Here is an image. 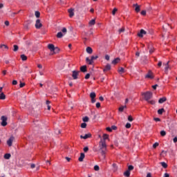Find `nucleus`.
Returning <instances> with one entry per match:
<instances>
[{
	"instance_id": "obj_49",
	"label": "nucleus",
	"mask_w": 177,
	"mask_h": 177,
	"mask_svg": "<svg viewBox=\"0 0 177 177\" xmlns=\"http://www.w3.org/2000/svg\"><path fill=\"white\" fill-rule=\"evenodd\" d=\"M133 168H134L133 165H129V171L130 172V171H132Z\"/></svg>"
},
{
	"instance_id": "obj_61",
	"label": "nucleus",
	"mask_w": 177,
	"mask_h": 177,
	"mask_svg": "<svg viewBox=\"0 0 177 177\" xmlns=\"http://www.w3.org/2000/svg\"><path fill=\"white\" fill-rule=\"evenodd\" d=\"M115 131L117 129V127H115V125H112V130Z\"/></svg>"
},
{
	"instance_id": "obj_14",
	"label": "nucleus",
	"mask_w": 177,
	"mask_h": 177,
	"mask_svg": "<svg viewBox=\"0 0 177 177\" xmlns=\"http://www.w3.org/2000/svg\"><path fill=\"white\" fill-rule=\"evenodd\" d=\"M121 61V59H120V57H116V59H114L113 61H112V64H118V63H120V62Z\"/></svg>"
},
{
	"instance_id": "obj_9",
	"label": "nucleus",
	"mask_w": 177,
	"mask_h": 177,
	"mask_svg": "<svg viewBox=\"0 0 177 177\" xmlns=\"http://www.w3.org/2000/svg\"><path fill=\"white\" fill-rule=\"evenodd\" d=\"M147 34V31H145V30H140V32L138 33V37H139L140 38H142V37H144V35H146Z\"/></svg>"
},
{
	"instance_id": "obj_64",
	"label": "nucleus",
	"mask_w": 177,
	"mask_h": 177,
	"mask_svg": "<svg viewBox=\"0 0 177 177\" xmlns=\"http://www.w3.org/2000/svg\"><path fill=\"white\" fill-rule=\"evenodd\" d=\"M4 24L7 26H9V21H6Z\"/></svg>"
},
{
	"instance_id": "obj_12",
	"label": "nucleus",
	"mask_w": 177,
	"mask_h": 177,
	"mask_svg": "<svg viewBox=\"0 0 177 177\" xmlns=\"http://www.w3.org/2000/svg\"><path fill=\"white\" fill-rule=\"evenodd\" d=\"M42 27V24H41V20L37 19L36 20V24H35V28L37 29L41 28Z\"/></svg>"
},
{
	"instance_id": "obj_59",
	"label": "nucleus",
	"mask_w": 177,
	"mask_h": 177,
	"mask_svg": "<svg viewBox=\"0 0 177 177\" xmlns=\"http://www.w3.org/2000/svg\"><path fill=\"white\" fill-rule=\"evenodd\" d=\"M12 85H17V80H13Z\"/></svg>"
},
{
	"instance_id": "obj_3",
	"label": "nucleus",
	"mask_w": 177,
	"mask_h": 177,
	"mask_svg": "<svg viewBox=\"0 0 177 177\" xmlns=\"http://www.w3.org/2000/svg\"><path fill=\"white\" fill-rule=\"evenodd\" d=\"M48 48L50 50L51 55H55L59 52V48L55 47V45L52 44H49Z\"/></svg>"
},
{
	"instance_id": "obj_39",
	"label": "nucleus",
	"mask_w": 177,
	"mask_h": 177,
	"mask_svg": "<svg viewBox=\"0 0 177 177\" xmlns=\"http://www.w3.org/2000/svg\"><path fill=\"white\" fill-rule=\"evenodd\" d=\"M35 15L37 19L39 18V16H41V13L39 11H35Z\"/></svg>"
},
{
	"instance_id": "obj_20",
	"label": "nucleus",
	"mask_w": 177,
	"mask_h": 177,
	"mask_svg": "<svg viewBox=\"0 0 177 177\" xmlns=\"http://www.w3.org/2000/svg\"><path fill=\"white\" fill-rule=\"evenodd\" d=\"M102 139L104 140V142H106V140L109 139V134L104 133Z\"/></svg>"
},
{
	"instance_id": "obj_58",
	"label": "nucleus",
	"mask_w": 177,
	"mask_h": 177,
	"mask_svg": "<svg viewBox=\"0 0 177 177\" xmlns=\"http://www.w3.org/2000/svg\"><path fill=\"white\" fill-rule=\"evenodd\" d=\"M96 107H97V109L100 108V102H97L96 103Z\"/></svg>"
},
{
	"instance_id": "obj_46",
	"label": "nucleus",
	"mask_w": 177,
	"mask_h": 177,
	"mask_svg": "<svg viewBox=\"0 0 177 177\" xmlns=\"http://www.w3.org/2000/svg\"><path fill=\"white\" fill-rule=\"evenodd\" d=\"M94 169L95 171H99V169H100V167H99V165H95L94 166Z\"/></svg>"
},
{
	"instance_id": "obj_28",
	"label": "nucleus",
	"mask_w": 177,
	"mask_h": 177,
	"mask_svg": "<svg viewBox=\"0 0 177 177\" xmlns=\"http://www.w3.org/2000/svg\"><path fill=\"white\" fill-rule=\"evenodd\" d=\"M64 35L63 34V32H59L57 34V37H58V38H63Z\"/></svg>"
},
{
	"instance_id": "obj_51",
	"label": "nucleus",
	"mask_w": 177,
	"mask_h": 177,
	"mask_svg": "<svg viewBox=\"0 0 177 177\" xmlns=\"http://www.w3.org/2000/svg\"><path fill=\"white\" fill-rule=\"evenodd\" d=\"M90 77H91V74L87 73V74L86 75V76H85V80H89Z\"/></svg>"
},
{
	"instance_id": "obj_11",
	"label": "nucleus",
	"mask_w": 177,
	"mask_h": 177,
	"mask_svg": "<svg viewBox=\"0 0 177 177\" xmlns=\"http://www.w3.org/2000/svg\"><path fill=\"white\" fill-rule=\"evenodd\" d=\"M165 66V72L166 74H168V71L171 69V67H169V62H167L165 64H164Z\"/></svg>"
},
{
	"instance_id": "obj_18",
	"label": "nucleus",
	"mask_w": 177,
	"mask_h": 177,
	"mask_svg": "<svg viewBox=\"0 0 177 177\" xmlns=\"http://www.w3.org/2000/svg\"><path fill=\"white\" fill-rule=\"evenodd\" d=\"M86 51L89 54V55H92V53H93V50L92 49V48L91 47H87L86 48Z\"/></svg>"
},
{
	"instance_id": "obj_62",
	"label": "nucleus",
	"mask_w": 177,
	"mask_h": 177,
	"mask_svg": "<svg viewBox=\"0 0 177 177\" xmlns=\"http://www.w3.org/2000/svg\"><path fill=\"white\" fill-rule=\"evenodd\" d=\"M174 142L176 143L177 142V136H176L175 138H174Z\"/></svg>"
},
{
	"instance_id": "obj_38",
	"label": "nucleus",
	"mask_w": 177,
	"mask_h": 177,
	"mask_svg": "<svg viewBox=\"0 0 177 177\" xmlns=\"http://www.w3.org/2000/svg\"><path fill=\"white\" fill-rule=\"evenodd\" d=\"M14 49H13V51L14 52H17V50H19V46L17 45H14Z\"/></svg>"
},
{
	"instance_id": "obj_37",
	"label": "nucleus",
	"mask_w": 177,
	"mask_h": 177,
	"mask_svg": "<svg viewBox=\"0 0 177 177\" xmlns=\"http://www.w3.org/2000/svg\"><path fill=\"white\" fill-rule=\"evenodd\" d=\"M0 48H1V49H9V47H8V46L5 45V44H1L0 46Z\"/></svg>"
},
{
	"instance_id": "obj_36",
	"label": "nucleus",
	"mask_w": 177,
	"mask_h": 177,
	"mask_svg": "<svg viewBox=\"0 0 177 177\" xmlns=\"http://www.w3.org/2000/svg\"><path fill=\"white\" fill-rule=\"evenodd\" d=\"M118 72L120 74H123L124 73V68H123V67H120V68H119Z\"/></svg>"
},
{
	"instance_id": "obj_34",
	"label": "nucleus",
	"mask_w": 177,
	"mask_h": 177,
	"mask_svg": "<svg viewBox=\"0 0 177 177\" xmlns=\"http://www.w3.org/2000/svg\"><path fill=\"white\" fill-rule=\"evenodd\" d=\"M46 104H47L48 110H50V105H49V104H50V101L47 100L46 102Z\"/></svg>"
},
{
	"instance_id": "obj_10",
	"label": "nucleus",
	"mask_w": 177,
	"mask_h": 177,
	"mask_svg": "<svg viewBox=\"0 0 177 177\" xmlns=\"http://www.w3.org/2000/svg\"><path fill=\"white\" fill-rule=\"evenodd\" d=\"M145 78H149L150 80H153L154 78V75L152 71H149V73L145 75Z\"/></svg>"
},
{
	"instance_id": "obj_7",
	"label": "nucleus",
	"mask_w": 177,
	"mask_h": 177,
	"mask_svg": "<svg viewBox=\"0 0 177 177\" xmlns=\"http://www.w3.org/2000/svg\"><path fill=\"white\" fill-rule=\"evenodd\" d=\"M13 140H15V137L11 136L7 141V145L10 147L13 143Z\"/></svg>"
},
{
	"instance_id": "obj_53",
	"label": "nucleus",
	"mask_w": 177,
	"mask_h": 177,
	"mask_svg": "<svg viewBox=\"0 0 177 177\" xmlns=\"http://www.w3.org/2000/svg\"><path fill=\"white\" fill-rule=\"evenodd\" d=\"M141 15H142V16H146V15H147L146 10H142Z\"/></svg>"
},
{
	"instance_id": "obj_6",
	"label": "nucleus",
	"mask_w": 177,
	"mask_h": 177,
	"mask_svg": "<svg viewBox=\"0 0 177 177\" xmlns=\"http://www.w3.org/2000/svg\"><path fill=\"white\" fill-rule=\"evenodd\" d=\"M90 97L91 98V103H95L96 102V100L95 99V97H96V93L95 92L90 93Z\"/></svg>"
},
{
	"instance_id": "obj_60",
	"label": "nucleus",
	"mask_w": 177,
	"mask_h": 177,
	"mask_svg": "<svg viewBox=\"0 0 177 177\" xmlns=\"http://www.w3.org/2000/svg\"><path fill=\"white\" fill-rule=\"evenodd\" d=\"M106 131H108V132H111V127H106Z\"/></svg>"
},
{
	"instance_id": "obj_29",
	"label": "nucleus",
	"mask_w": 177,
	"mask_h": 177,
	"mask_svg": "<svg viewBox=\"0 0 177 177\" xmlns=\"http://www.w3.org/2000/svg\"><path fill=\"white\" fill-rule=\"evenodd\" d=\"M21 60H23V62H26V60H27V56H26V55L23 54L21 55Z\"/></svg>"
},
{
	"instance_id": "obj_42",
	"label": "nucleus",
	"mask_w": 177,
	"mask_h": 177,
	"mask_svg": "<svg viewBox=\"0 0 177 177\" xmlns=\"http://www.w3.org/2000/svg\"><path fill=\"white\" fill-rule=\"evenodd\" d=\"M62 32H63L64 35H66V33L67 32V28H63Z\"/></svg>"
},
{
	"instance_id": "obj_26",
	"label": "nucleus",
	"mask_w": 177,
	"mask_h": 177,
	"mask_svg": "<svg viewBox=\"0 0 177 177\" xmlns=\"http://www.w3.org/2000/svg\"><path fill=\"white\" fill-rule=\"evenodd\" d=\"M24 68L25 73H29L30 74H31V73H32V71L28 70V66H24Z\"/></svg>"
},
{
	"instance_id": "obj_50",
	"label": "nucleus",
	"mask_w": 177,
	"mask_h": 177,
	"mask_svg": "<svg viewBox=\"0 0 177 177\" xmlns=\"http://www.w3.org/2000/svg\"><path fill=\"white\" fill-rule=\"evenodd\" d=\"M99 57L97 55L96 56H91V60H96V59H97Z\"/></svg>"
},
{
	"instance_id": "obj_41",
	"label": "nucleus",
	"mask_w": 177,
	"mask_h": 177,
	"mask_svg": "<svg viewBox=\"0 0 177 177\" xmlns=\"http://www.w3.org/2000/svg\"><path fill=\"white\" fill-rule=\"evenodd\" d=\"M88 121H89V118H88L87 116L83 118L84 122H88Z\"/></svg>"
},
{
	"instance_id": "obj_27",
	"label": "nucleus",
	"mask_w": 177,
	"mask_h": 177,
	"mask_svg": "<svg viewBox=\"0 0 177 177\" xmlns=\"http://www.w3.org/2000/svg\"><path fill=\"white\" fill-rule=\"evenodd\" d=\"M118 12V8L117 7H115L113 8V10H112V15L113 16H115L116 13Z\"/></svg>"
},
{
	"instance_id": "obj_31",
	"label": "nucleus",
	"mask_w": 177,
	"mask_h": 177,
	"mask_svg": "<svg viewBox=\"0 0 177 177\" xmlns=\"http://www.w3.org/2000/svg\"><path fill=\"white\" fill-rule=\"evenodd\" d=\"M162 167H163V168H167L168 165L167 164V162H165V161L160 162Z\"/></svg>"
},
{
	"instance_id": "obj_52",
	"label": "nucleus",
	"mask_w": 177,
	"mask_h": 177,
	"mask_svg": "<svg viewBox=\"0 0 177 177\" xmlns=\"http://www.w3.org/2000/svg\"><path fill=\"white\" fill-rule=\"evenodd\" d=\"M105 60H107L109 62V60H110V55H105Z\"/></svg>"
},
{
	"instance_id": "obj_48",
	"label": "nucleus",
	"mask_w": 177,
	"mask_h": 177,
	"mask_svg": "<svg viewBox=\"0 0 177 177\" xmlns=\"http://www.w3.org/2000/svg\"><path fill=\"white\" fill-rule=\"evenodd\" d=\"M81 128H86V123L85 122L82 123Z\"/></svg>"
},
{
	"instance_id": "obj_55",
	"label": "nucleus",
	"mask_w": 177,
	"mask_h": 177,
	"mask_svg": "<svg viewBox=\"0 0 177 177\" xmlns=\"http://www.w3.org/2000/svg\"><path fill=\"white\" fill-rule=\"evenodd\" d=\"M24 86H26V83H20L19 87L23 88Z\"/></svg>"
},
{
	"instance_id": "obj_1",
	"label": "nucleus",
	"mask_w": 177,
	"mask_h": 177,
	"mask_svg": "<svg viewBox=\"0 0 177 177\" xmlns=\"http://www.w3.org/2000/svg\"><path fill=\"white\" fill-rule=\"evenodd\" d=\"M142 95L145 97V100L148 102L149 103H151V104H155L156 102L155 100H151L153 93L152 92H146L145 93H142Z\"/></svg>"
},
{
	"instance_id": "obj_56",
	"label": "nucleus",
	"mask_w": 177,
	"mask_h": 177,
	"mask_svg": "<svg viewBox=\"0 0 177 177\" xmlns=\"http://www.w3.org/2000/svg\"><path fill=\"white\" fill-rule=\"evenodd\" d=\"M29 24H31V22H30V23L26 24V25L24 26V28H26V30H28V25H29Z\"/></svg>"
},
{
	"instance_id": "obj_45",
	"label": "nucleus",
	"mask_w": 177,
	"mask_h": 177,
	"mask_svg": "<svg viewBox=\"0 0 177 177\" xmlns=\"http://www.w3.org/2000/svg\"><path fill=\"white\" fill-rule=\"evenodd\" d=\"M158 146H159V143L158 142H156L155 143H153V147L154 149H156V147H158Z\"/></svg>"
},
{
	"instance_id": "obj_17",
	"label": "nucleus",
	"mask_w": 177,
	"mask_h": 177,
	"mask_svg": "<svg viewBox=\"0 0 177 177\" xmlns=\"http://www.w3.org/2000/svg\"><path fill=\"white\" fill-rule=\"evenodd\" d=\"M68 13H69V17H73L74 16V9L73 8H70L68 10Z\"/></svg>"
},
{
	"instance_id": "obj_57",
	"label": "nucleus",
	"mask_w": 177,
	"mask_h": 177,
	"mask_svg": "<svg viewBox=\"0 0 177 177\" xmlns=\"http://www.w3.org/2000/svg\"><path fill=\"white\" fill-rule=\"evenodd\" d=\"M163 177H169V174H168L167 172H165V174H164Z\"/></svg>"
},
{
	"instance_id": "obj_21",
	"label": "nucleus",
	"mask_w": 177,
	"mask_h": 177,
	"mask_svg": "<svg viewBox=\"0 0 177 177\" xmlns=\"http://www.w3.org/2000/svg\"><path fill=\"white\" fill-rule=\"evenodd\" d=\"M131 172L129 171V167H128V169L124 171V176L129 177L130 176Z\"/></svg>"
},
{
	"instance_id": "obj_4",
	"label": "nucleus",
	"mask_w": 177,
	"mask_h": 177,
	"mask_svg": "<svg viewBox=\"0 0 177 177\" xmlns=\"http://www.w3.org/2000/svg\"><path fill=\"white\" fill-rule=\"evenodd\" d=\"M1 125L2 127H6L8 125V122H7L8 118L6 116L3 115L1 116Z\"/></svg>"
},
{
	"instance_id": "obj_13",
	"label": "nucleus",
	"mask_w": 177,
	"mask_h": 177,
	"mask_svg": "<svg viewBox=\"0 0 177 177\" xmlns=\"http://www.w3.org/2000/svg\"><path fill=\"white\" fill-rule=\"evenodd\" d=\"M90 138H92V134L91 133L85 134L84 136H80L81 139H89Z\"/></svg>"
},
{
	"instance_id": "obj_40",
	"label": "nucleus",
	"mask_w": 177,
	"mask_h": 177,
	"mask_svg": "<svg viewBox=\"0 0 177 177\" xmlns=\"http://www.w3.org/2000/svg\"><path fill=\"white\" fill-rule=\"evenodd\" d=\"M124 109H127V106H121L119 108V111H124Z\"/></svg>"
},
{
	"instance_id": "obj_24",
	"label": "nucleus",
	"mask_w": 177,
	"mask_h": 177,
	"mask_svg": "<svg viewBox=\"0 0 177 177\" xmlns=\"http://www.w3.org/2000/svg\"><path fill=\"white\" fill-rule=\"evenodd\" d=\"M80 71H82V73H86V66H81Z\"/></svg>"
},
{
	"instance_id": "obj_30",
	"label": "nucleus",
	"mask_w": 177,
	"mask_h": 177,
	"mask_svg": "<svg viewBox=\"0 0 177 177\" xmlns=\"http://www.w3.org/2000/svg\"><path fill=\"white\" fill-rule=\"evenodd\" d=\"M10 157H11L10 153H6V154L4 155V158H5L6 160H9V158H10Z\"/></svg>"
},
{
	"instance_id": "obj_33",
	"label": "nucleus",
	"mask_w": 177,
	"mask_h": 177,
	"mask_svg": "<svg viewBox=\"0 0 177 177\" xmlns=\"http://www.w3.org/2000/svg\"><path fill=\"white\" fill-rule=\"evenodd\" d=\"M125 31V28L124 27H122V28L119 29L118 33L119 34H122V32H124Z\"/></svg>"
},
{
	"instance_id": "obj_16",
	"label": "nucleus",
	"mask_w": 177,
	"mask_h": 177,
	"mask_svg": "<svg viewBox=\"0 0 177 177\" xmlns=\"http://www.w3.org/2000/svg\"><path fill=\"white\" fill-rule=\"evenodd\" d=\"M133 6H135V10L136 12H137V13H138L139 12H140V6H139V4H133Z\"/></svg>"
},
{
	"instance_id": "obj_8",
	"label": "nucleus",
	"mask_w": 177,
	"mask_h": 177,
	"mask_svg": "<svg viewBox=\"0 0 177 177\" xmlns=\"http://www.w3.org/2000/svg\"><path fill=\"white\" fill-rule=\"evenodd\" d=\"M110 70H111V65L110 64H107L104 66L103 71H104V73H107V71H110Z\"/></svg>"
},
{
	"instance_id": "obj_5",
	"label": "nucleus",
	"mask_w": 177,
	"mask_h": 177,
	"mask_svg": "<svg viewBox=\"0 0 177 177\" xmlns=\"http://www.w3.org/2000/svg\"><path fill=\"white\" fill-rule=\"evenodd\" d=\"M78 74H80V71H73L72 77L73 80H78Z\"/></svg>"
},
{
	"instance_id": "obj_19",
	"label": "nucleus",
	"mask_w": 177,
	"mask_h": 177,
	"mask_svg": "<svg viewBox=\"0 0 177 177\" xmlns=\"http://www.w3.org/2000/svg\"><path fill=\"white\" fill-rule=\"evenodd\" d=\"M95 24H96V21L95 19H91L89 22H88V26L90 27H92V26H95Z\"/></svg>"
},
{
	"instance_id": "obj_23",
	"label": "nucleus",
	"mask_w": 177,
	"mask_h": 177,
	"mask_svg": "<svg viewBox=\"0 0 177 177\" xmlns=\"http://www.w3.org/2000/svg\"><path fill=\"white\" fill-rule=\"evenodd\" d=\"M86 61L90 65L93 64V61L92 60V58L89 59V57H86Z\"/></svg>"
},
{
	"instance_id": "obj_35",
	"label": "nucleus",
	"mask_w": 177,
	"mask_h": 177,
	"mask_svg": "<svg viewBox=\"0 0 177 177\" xmlns=\"http://www.w3.org/2000/svg\"><path fill=\"white\" fill-rule=\"evenodd\" d=\"M113 172H115L118 169L117 164H113Z\"/></svg>"
},
{
	"instance_id": "obj_44",
	"label": "nucleus",
	"mask_w": 177,
	"mask_h": 177,
	"mask_svg": "<svg viewBox=\"0 0 177 177\" xmlns=\"http://www.w3.org/2000/svg\"><path fill=\"white\" fill-rule=\"evenodd\" d=\"M83 151H84V153H88V151H89V147H85L83 149Z\"/></svg>"
},
{
	"instance_id": "obj_15",
	"label": "nucleus",
	"mask_w": 177,
	"mask_h": 177,
	"mask_svg": "<svg viewBox=\"0 0 177 177\" xmlns=\"http://www.w3.org/2000/svg\"><path fill=\"white\" fill-rule=\"evenodd\" d=\"M85 158V153H80V156L78 159V160L80 162H82V161H84V159Z\"/></svg>"
},
{
	"instance_id": "obj_63",
	"label": "nucleus",
	"mask_w": 177,
	"mask_h": 177,
	"mask_svg": "<svg viewBox=\"0 0 177 177\" xmlns=\"http://www.w3.org/2000/svg\"><path fill=\"white\" fill-rule=\"evenodd\" d=\"M146 177H152V176H151V174L150 172H149V173L147 174Z\"/></svg>"
},
{
	"instance_id": "obj_25",
	"label": "nucleus",
	"mask_w": 177,
	"mask_h": 177,
	"mask_svg": "<svg viewBox=\"0 0 177 177\" xmlns=\"http://www.w3.org/2000/svg\"><path fill=\"white\" fill-rule=\"evenodd\" d=\"M0 99L1 100H5L6 99V95H5V93H1Z\"/></svg>"
},
{
	"instance_id": "obj_32",
	"label": "nucleus",
	"mask_w": 177,
	"mask_h": 177,
	"mask_svg": "<svg viewBox=\"0 0 177 177\" xmlns=\"http://www.w3.org/2000/svg\"><path fill=\"white\" fill-rule=\"evenodd\" d=\"M165 111V109H159V110H158V114H163V113Z\"/></svg>"
},
{
	"instance_id": "obj_22",
	"label": "nucleus",
	"mask_w": 177,
	"mask_h": 177,
	"mask_svg": "<svg viewBox=\"0 0 177 177\" xmlns=\"http://www.w3.org/2000/svg\"><path fill=\"white\" fill-rule=\"evenodd\" d=\"M166 100H167V97H160V99H159L158 100V103L162 104L165 102H166Z\"/></svg>"
},
{
	"instance_id": "obj_47",
	"label": "nucleus",
	"mask_w": 177,
	"mask_h": 177,
	"mask_svg": "<svg viewBox=\"0 0 177 177\" xmlns=\"http://www.w3.org/2000/svg\"><path fill=\"white\" fill-rule=\"evenodd\" d=\"M131 124H130V122H127L125 125L126 128H131Z\"/></svg>"
},
{
	"instance_id": "obj_54",
	"label": "nucleus",
	"mask_w": 177,
	"mask_h": 177,
	"mask_svg": "<svg viewBox=\"0 0 177 177\" xmlns=\"http://www.w3.org/2000/svg\"><path fill=\"white\" fill-rule=\"evenodd\" d=\"M128 120L129 121H133V117L131 116V115H129V117H128Z\"/></svg>"
},
{
	"instance_id": "obj_2",
	"label": "nucleus",
	"mask_w": 177,
	"mask_h": 177,
	"mask_svg": "<svg viewBox=\"0 0 177 177\" xmlns=\"http://www.w3.org/2000/svg\"><path fill=\"white\" fill-rule=\"evenodd\" d=\"M106 147L107 146L106 145V141L103 140V139L101 138V140L99 142V149H100V151H101V153L102 155L105 154Z\"/></svg>"
},
{
	"instance_id": "obj_43",
	"label": "nucleus",
	"mask_w": 177,
	"mask_h": 177,
	"mask_svg": "<svg viewBox=\"0 0 177 177\" xmlns=\"http://www.w3.org/2000/svg\"><path fill=\"white\" fill-rule=\"evenodd\" d=\"M161 136H165L167 135L166 131H160Z\"/></svg>"
}]
</instances>
